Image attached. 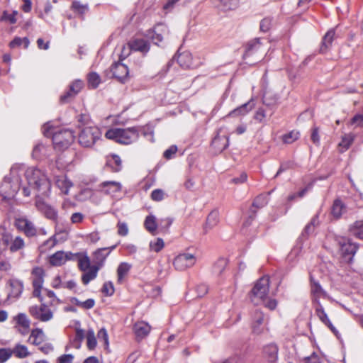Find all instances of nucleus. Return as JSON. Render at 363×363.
<instances>
[{"mask_svg":"<svg viewBox=\"0 0 363 363\" xmlns=\"http://www.w3.org/2000/svg\"><path fill=\"white\" fill-rule=\"evenodd\" d=\"M140 133H142L145 136L150 135L151 140H153L152 131L150 127L110 129L106 131L105 136L106 138L114 140L121 144L128 145L138 140Z\"/></svg>","mask_w":363,"mask_h":363,"instance_id":"nucleus-2","label":"nucleus"},{"mask_svg":"<svg viewBox=\"0 0 363 363\" xmlns=\"http://www.w3.org/2000/svg\"><path fill=\"white\" fill-rule=\"evenodd\" d=\"M55 183L64 194H68L69 189L72 186V182L65 174L57 176L55 179Z\"/></svg>","mask_w":363,"mask_h":363,"instance_id":"nucleus-23","label":"nucleus"},{"mask_svg":"<svg viewBox=\"0 0 363 363\" xmlns=\"http://www.w3.org/2000/svg\"><path fill=\"white\" fill-rule=\"evenodd\" d=\"M101 83V78L96 72H91L88 75L89 86L93 89L96 88Z\"/></svg>","mask_w":363,"mask_h":363,"instance_id":"nucleus-46","label":"nucleus"},{"mask_svg":"<svg viewBox=\"0 0 363 363\" xmlns=\"http://www.w3.org/2000/svg\"><path fill=\"white\" fill-rule=\"evenodd\" d=\"M345 211V207L342 202L339 199L335 200L331 209L333 216L336 218H339Z\"/></svg>","mask_w":363,"mask_h":363,"instance_id":"nucleus-37","label":"nucleus"},{"mask_svg":"<svg viewBox=\"0 0 363 363\" xmlns=\"http://www.w3.org/2000/svg\"><path fill=\"white\" fill-rule=\"evenodd\" d=\"M315 314L318 317L319 320L325 324L327 327H328L331 331L334 333L337 332L336 328L333 326L330 319L328 317L327 313H325L323 306L320 303L319 301H316L315 306Z\"/></svg>","mask_w":363,"mask_h":363,"instance_id":"nucleus-17","label":"nucleus"},{"mask_svg":"<svg viewBox=\"0 0 363 363\" xmlns=\"http://www.w3.org/2000/svg\"><path fill=\"white\" fill-rule=\"evenodd\" d=\"M260 303H263L264 306L269 310H274L277 306V301L274 298H269L267 296L265 297L264 301H260Z\"/></svg>","mask_w":363,"mask_h":363,"instance_id":"nucleus-55","label":"nucleus"},{"mask_svg":"<svg viewBox=\"0 0 363 363\" xmlns=\"http://www.w3.org/2000/svg\"><path fill=\"white\" fill-rule=\"evenodd\" d=\"M12 356V351L10 348L0 349V363H4Z\"/></svg>","mask_w":363,"mask_h":363,"instance_id":"nucleus-51","label":"nucleus"},{"mask_svg":"<svg viewBox=\"0 0 363 363\" xmlns=\"http://www.w3.org/2000/svg\"><path fill=\"white\" fill-rule=\"evenodd\" d=\"M145 227L149 232L153 233L156 231L157 225L156 223V218L152 215H149L145 220Z\"/></svg>","mask_w":363,"mask_h":363,"instance_id":"nucleus-42","label":"nucleus"},{"mask_svg":"<svg viewBox=\"0 0 363 363\" xmlns=\"http://www.w3.org/2000/svg\"><path fill=\"white\" fill-rule=\"evenodd\" d=\"M179 65L184 69H193L197 67L194 62L192 55L189 52H184L177 57Z\"/></svg>","mask_w":363,"mask_h":363,"instance_id":"nucleus-22","label":"nucleus"},{"mask_svg":"<svg viewBox=\"0 0 363 363\" xmlns=\"http://www.w3.org/2000/svg\"><path fill=\"white\" fill-rule=\"evenodd\" d=\"M169 33L168 28L163 23L157 24L152 29L147 30L146 36L151 39L153 43L160 45L164 39Z\"/></svg>","mask_w":363,"mask_h":363,"instance_id":"nucleus-10","label":"nucleus"},{"mask_svg":"<svg viewBox=\"0 0 363 363\" xmlns=\"http://www.w3.org/2000/svg\"><path fill=\"white\" fill-rule=\"evenodd\" d=\"M128 45L130 50L140 52L143 54H146L150 50V44L143 39H134L130 41Z\"/></svg>","mask_w":363,"mask_h":363,"instance_id":"nucleus-18","label":"nucleus"},{"mask_svg":"<svg viewBox=\"0 0 363 363\" xmlns=\"http://www.w3.org/2000/svg\"><path fill=\"white\" fill-rule=\"evenodd\" d=\"M268 203V196L266 195H259L257 196L253 203H252V207L256 208H261L264 206H265Z\"/></svg>","mask_w":363,"mask_h":363,"instance_id":"nucleus-45","label":"nucleus"},{"mask_svg":"<svg viewBox=\"0 0 363 363\" xmlns=\"http://www.w3.org/2000/svg\"><path fill=\"white\" fill-rule=\"evenodd\" d=\"M352 235L363 240V220H356L349 228Z\"/></svg>","mask_w":363,"mask_h":363,"instance_id":"nucleus-31","label":"nucleus"},{"mask_svg":"<svg viewBox=\"0 0 363 363\" xmlns=\"http://www.w3.org/2000/svg\"><path fill=\"white\" fill-rule=\"evenodd\" d=\"M84 86V82L80 79H76L69 86V87L75 92L79 94Z\"/></svg>","mask_w":363,"mask_h":363,"instance_id":"nucleus-52","label":"nucleus"},{"mask_svg":"<svg viewBox=\"0 0 363 363\" xmlns=\"http://www.w3.org/2000/svg\"><path fill=\"white\" fill-rule=\"evenodd\" d=\"M96 190L111 197H116L118 193H121L122 185L118 182L106 181L99 184L96 187Z\"/></svg>","mask_w":363,"mask_h":363,"instance_id":"nucleus-12","label":"nucleus"},{"mask_svg":"<svg viewBox=\"0 0 363 363\" xmlns=\"http://www.w3.org/2000/svg\"><path fill=\"white\" fill-rule=\"evenodd\" d=\"M267 323V319L262 311L256 310L252 319V332L255 334H260L263 332L265 325Z\"/></svg>","mask_w":363,"mask_h":363,"instance_id":"nucleus-14","label":"nucleus"},{"mask_svg":"<svg viewBox=\"0 0 363 363\" xmlns=\"http://www.w3.org/2000/svg\"><path fill=\"white\" fill-rule=\"evenodd\" d=\"M354 140V136L351 134H347L342 136L341 142L339 143V146L341 148V151L344 152L347 150L352 143Z\"/></svg>","mask_w":363,"mask_h":363,"instance_id":"nucleus-44","label":"nucleus"},{"mask_svg":"<svg viewBox=\"0 0 363 363\" xmlns=\"http://www.w3.org/2000/svg\"><path fill=\"white\" fill-rule=\"evenodd\" d=\"M311 140L315 145H319L320 144V135H319V128L318 127H313L311 129Z\"/></svg>","mask_w":363,"mask_h":363,"instance_id":"nucleus-54","label":"nucleus"},{"mask_svg":"<svg viewBox=\"0 0 363 363\" xmlns=\"http://www.w3.org/2000/svg\"><path fill=\"white\" fill-rule=\"evenodd\" d=\"M311 292L315 296V301L316 302V301H318V298H319L321 296H325L326 293L322 289V287L320 286L319 283L313 280L312 277H311Z\"/></svg>","mask_w":363,"mask_h":363,"instance_id":"nucleus-39","label":"nucleus"},{"mask_svg":"<svg viewBox=\"0 0 363 363\" xmlns=\"http://www.w3.org/2000/svg\"><path fill=\"white\" fill-rule=\"evenodd\" d=\"M76 95H77V94L72 91V89L69 87L68 90L65 91L62 95H61L60 98V102L62 104L67 103L74 99Z\"/></svg>","mask_w":363,"mask_h":363,"instance_id":"nucleus-50","label":"nucleus"},{"mask_svg":"<svg viewBox=\"0 0 363 363\" xmlns=\"http://www.w3.org/2000/svg\"><path fill=\"white\" fill-rule=\"evenodd\" d=\"M111 71L113 74V76L117 78L121 82H124V81L128 77L129 72L128 67L119 62L114 63L111 66Z\"/></svg>","mask_w":363,"mask_h":363,"instance_id":"nucleus-15","label":"nucleus"},{"mask_svg":"<svg viewBox=\"0 0 363 363\" xmlns=\"http://www.w3.org/2000/svg\"><path fill=\"white\" fill-rule=\"evenodd\" d=\"M43 278H33V294L35 297L38 298L40 302L43 301V297L41 296V289L43 287Z\"/></svg>","mask_w":363,"mask_h":363,"instance_id":"nucleus-35","label":"nucleus"},{"mask_svg":"<svg viewBox=\"0 0 363 363\" xmlns=\"http://www.w3.org/2000/svg\"><path fill=\"white\" fill-rule=\"evenodd\" d=\"M45 335L40 328H35L31 331L28 338V342L35 346L41 345L45 340Z\"/></svg>","mask_w":363,"mask_h":363,"instance_id":"nucleus-26","label":"nucleus"},{"mask_svg":"<svg viewBox=\"0 0 363 363\" xmlns=\"http://www.w3.org/2000/svg\"><path fill=\"white\" fill-rule=\"evenodd\" d=\"M260 40V38H255L252 40H250L247 44L245 52L243 55V57L245 60L252 56L254 54H257L262 50V43Z\"/></svg>","mask_w":363,"mask_h":363,"instance_id":"nucleus-21","label":"nucleus"},{"mask_svg":"<svg viewBox=\"0 0 363 363\" xmlns=\"http://www.w3.org/2000/svg\"><path fill=\"white\" fill-rule=\"evenodd\" d=\"M9 286L11 288L10 293L9 294V298H18L23 289V283L17 279H10L9 281Z\"/></svg>","mask_w":363,"mask_h":363,"instance_id":"nucleus-25","label":"nucleus"},{"mask_svg":"<svg viewBox=\"0 0 363 363\" xmlns=\"http://www.w3.org/2000/svg\"><path fill=\"white\" fill-rule=\"evenodd\" d=\"M78 255L79 254H72V252L65 253L64 251H56L55 253L49 257V263L54 267L61 266L67 260H74V256Z\"/></svg>","mask_w":363,"mask_h":363,"instance_id":"nucleus-13","label":"nucleus"},{"mask_svg":"<svg viewBox=\"0 0 363 363\" xmlns=\"http://www.w3.org/2000/svg\"><path fill=\"white\" fill-rule=\"evenodd\" d=\"M269 291V277L264 276L255 283L252 288L250 295L251 301L255 305L260 304V301H264Z\"/></svg>","mask_w":363,"mask_h":363,"instance_id":"nucleus-5","label":"nucleus"},{"mask_svg":"<svg viewBox=\"0 0 363 363\" xmlns=\"http://www.w3.org/2000/svg\"><path fill=\"white\" fill-rule=\"evenodd\" d=\"M38 349L43 354H48L53 351L54 347L51 343L45 342L38 346Z\"/></svg>","mask_w":363,"mask_h":363,"instance_id":"nucleus-59","label":"nucleus"},{"mask_svg":"<svg viewBox=\"0 0 363 363\" xmlns=\"http://www.w3.org/2000/svg\"><path fill=\"white\" fill-rule=\"evenodd\" d=\"M16 11H13L12 13H9L7 11H4L3 15L1 16V21H8L11 24H13L16 22Z\"/></svg>","mask_w":363,"mask_h":363,"instance_id":"nucleus-53","label":"nucleus"},{"mask_svg":"<svg viewBox=\"0 0 363 363\" xmlns=\"http://www.w3.org/2000/svg\"><path fill=\"white\" fill-rule=\"evenodd\" d=\"M11 351L12 354H14L15 357L19 359L26 358L30 355V352H28L27 347L21 344L16 345Z\"/></svg>","mask_w":363,"mask_h":363,"instance_id":"nucleus-33","label":"nucleus"},{"mask_svg":"<svg viewBox=\"0 0 363 363\" xmlns=\"http://www.w3.org/2000/svg\"><path fill=\"white\" fill-rule=\"evenodd\" d=\"M99 235L98 233H91L86 236L85 241L87 243L94 244L97 242L99 240Z\"/></svg>","mask_w":363,"mask_h":363,"instance_id":"nucleus-63","label":"nucleus"},{"mask_svg":"<svg viewBox=\"0 0 363 363\" xmlns=\"http://www.w3.org/2000/svg\"><path fill=\"white\" fill-rule=\"evenodd\" d=\"M195 262L196 257L194 255L187 252H183L175 257L173 264L176 269L183 271L192 267Z\"/></svg>","mask_w":363,"mask_h":363,"instance_id":"nucleus-8","label":"nucleus"},{"mask_svg":"<svg viewBox=\"0 0 363 363\" xmlns=\"http://www.w3.org/2000/svg\"><path fill=\"white\" fill-rule=\"evenodd\" d=\"M219 222V212L217 209L213 210L208 216L206 222L204 226V230L206 233L208 232V230L212 229Z\"/></svg>","mask_w":363,"mask_h":363,"instance_id":"nucleus-28","label":"nucleus"},{"mask_svg":"<svg viewBox=\"0 0 363 363\" xmlns=\"http://www.w3.org/2000/svg\"><path fill=\"white\" fill-rule=\"evenodd\" d=\"M14 320L16 321V323L23 328V330H20V333L22 335H26L28 329L30 328V320L27 318L25 313H18L16 316L14 317Z\"/></svg>","mask_w":363,"mask_h":363,"instance_id":"nucleus-30","label":"nucleus"},{"mask_svg":"<svg viewBox=\"0 0 363 363\" xmlns=\"http://www.w3.org/2000/svg\"><path fill=\"white\" fill-rule=\"evenodd\" d=\"M164 192L160 189H155L152 191L151 198L153 201H160L164 199Z\"/></svg>","mask_w":363,"mask_h":363,"instance_id":"nucleus-57","label":"nucleus"},{"mask_svg":"<svg viewBox=\"0 0 363 363\" xmlns=\"http://www.w3.org/2000/svg\"><path fill=\"white\" fill-rule=\"evenodd\" d=\"M335 35V32L334 29H330L325 33L323 39L322 47L320 48L322 52H324L331 45L332 42L334 40Z\"/></svg>","mask_w":363,"mask_h":363,"instance_id":"nucleus-38","label":"nucleus"},{"mask_svg":"<svg viewBox=\"0 0 363 363\" xmlns=\"http://www.w3.org/2000/svg\"><path fill=\"white\" fill-rule=\"evenodd\" d=\"M130 267H131V266L126 262H123L118 266V267L117 269L118 281V282L122 281L123 277L128 274Z\"/></svg>","mask_w":363,"mask_h":363,"instance_id":"nucleus-43","label":"nucleus"},{"mask_svg":"<svg viewBox=\"0 0 363 363\" xmlns=\"http://www.w3.org/2000/svg\"><path fill=\"white\" fill-rule=\"evenodd\" d=\"M278 347L277 345L271 343L264 347L263 357L267 363H275L278 359Z\"/></svg>","mask_w":363,"mask_h":363,"instance_id":"nucleus-16","label":"nucleus"},{"mask_svg":"<svg viewBox=\"0 0 363 363\" xmlns=\"http://www.w3.org/2000/svg\"><path fill=\"white\" fill-rule=\"evenodd\" d=\"M150 329V326L144 321L137 322L133 325V331L137 338L142 339L146 337Z\"/></svg>","mask_w":363,"mask_h":363,"instance_id":"nucleus-24","label":"nucleus"},{"mask_svg":"<svg viewBox=\"0 0 363 363\" xmlns=\"http://www.w3.org/2000/svg\"><path fill=\"white\" fill-rule=\"evenodd\" d=\"M71 302L74 305L85 310L91 309L95 305V301L93 298H89L84 301H81L77 298H72L71 299Z\"/></svg>","mask_w":363,"mask_h":363,"instance_id":"nucleus-41","label":"nucleus"},{"mask_svg":"<svg viewBox=\"0 0 363 363\" xmlns=\"http://www.w3.org/2000/svg\"><path fill=\"white\" fill-rule=\"evenodd\" d=\"M26 177L30 186L38 192L35 206L48 219L56 221L57 211L41 199V196H48L51 190V184L47 176L40 169L30 167L26 172Z\"/></svg>","mask_w":363,"mask_h":363,"instance_id":"nucleus-1","label":"nucleus"},{"mask_svg":"<svg viewBox=\"0 0 363 363\" xmlns=\"http://www.w3.org/2000/svg\"><path fill=\"white\" fill-rule=\"evenodd\" d=\"M72 8L81 16H83L89 10L88 4H82L79 1H74Z\"/></svg>","mask_w":363,"mask_h":363,"instance_id":"nucleus-49","label":"nucleus"},{"mask_svg":"<svg viewBox=\"0 0 363 363\" xmlns=\"http://www.w3.org/2000/svg\"><path fill=\"white\" fill-rule=\"evenodd\" d=\"M177 151V147L176 145H172L164 152V157H165L167 160H169L172 158L173 155H175Z\"/></svg>","mask_w":363,"mask_h":363,"instance_id":"nucleus-64","label":"nucleus"},{"mask_svg":"<svg viewBox=\"0 0 363 363\" xmlns=\"http://www.w3.org/2000/svg\"><path fill=\"white\" fill-rule=\"evenodd\" d=\"M150 247L151 250H162L164 247V242L162 238H157L150 242Z\"/></svg>","mask_w":363,"mask_h":363,"instance_id":"nucleus-58","label":"nucleus"},{"mask_svg":"<svg viewBox=\"0 0 363 363\" xmlns=\"http://www.w3.org/2000/svg\"><path fill=\"white\" fill-rule=\"evenodd\" d=\"M298 138L299 133L298 131L292 130L290 133L284 135L282 140L284 143L291 144L296 141Z\"/></svg>","mask_w":363,"mask_h":363,"instance_id":"nucleus-48","label":"nucleus"},{"mask_svg":"<svg viewBox=\"0 0 363 363\" xmlns=\"http://www.w3.org/2000/svg\"><path fill=\"white\" fill-rule=\"evenodd\" d=\"M47 147L41 143H38L33 147L32 156L37 160L41 159L43 157L48 155Z\"/></svg>","mask_w":363,"mask_h":363,"instance_id":"nucleus-40","label":"nucleus"},{"mask_svg":"<svg viewBox=\"0 0 363 363\" xmlns=\"http://www.w3.org/2000/svg\"><path fill=\"white\" fill-rule=\"evenodd\" d=\"M221 129L218 130L217 135L212 140V146L216 151L220 152L229 145V138L226 135H220Z\"/></svg>","mask_w":363,"mask_h":363,"instance_id":"nucleus-20","label":"nucleus"},{"mask_svg":"<svg viewBox=\"0 0 363 363\" xmlns=\"http://www.w3.org/2000/svg\"><path fill=\"white\" fill-rule=\"evenodd\" d=\"M337 242L341 250H357L359 248L358 244L349 238L338 237Z\"/></svg>","mask_w":363,"mask_h":363,"instance_id":"nucleus-29","label":"nucleus"},{"mask_svg":"<svg viewBox=\"0 0 363 363\" xmlns=\"http://www.w3.org/2000/svg\"><path fill=\"white\" fill-rule=\"evenodd\" d=\"M14 225L18 230L24 233L28 237H32L37 234L35 225L26 216H16L14 218Z\"/></svg>","mask_w":363,"mask_h":363,"instance_id":"nucleus-7","label":"nucleus"},{"mask_svg":"<svg viewBox=\"0 0 363 363\" xmlns=\"http://www.w3.org/2000/svg\"><path fill=\"white\" fill-rule=\"evenodd\" d=\"M107 164L111 167L113 172H119L122 168L121 160L117 155H111L108 158Z\"/></svg>","mask_w":363,"mask_h":363,"instance_id":"nucleus-34","label":"nucleus"},{"mask_svg":"<svg viewBox=\"0 0 363 363\" xmlns=\"http://www.w3.org/2000/svg\"><path fill=\"white\" fill-rule=\"evenodd\" d=\"M43 134L46 137H51L54 147L58 150L67 149L74 141V135L72 130L68 129L53 132L50 130L48 124L43 126Z\"/></svg>","mask_w":363,"mask_h":363,"instance_id":"nucleus-4","label":"nucleus"},{"mask_svg":"<svg viewBox=\"0 0 363 363\" xmlns=\"http://www.w3.org/2000/svg\"><path fill=\"white\" fill-rule=\"evenodd\" d=\"M85 337L84 330L81 328H77L75 331V338L74 340V342H77L78 345L76 347H79L80 342L83 340Z\"/></svg>","mask_w":363,"mask_h":363,"instance_id":"nucleus-62","label":"nucleus"},{"mask_svg":"<svg viewBox=\"0 0 363 363\" xmlns=\"http://www.w3.org/2000/svg\"><path fill=\"white\" fill-rule=\"evenodd\" d=\"M103 252L104 251H94L91 257L93 263L92 266L99 267V269L102 267L103 263L108 255V253L104 254Z\"/></svg>","mask_w":363,"mask_h":363,"instance_id":"nucleus-36","label":"nucleus"},{"mask_svg":"<svg viewBox=\"0 0 363 363\" xmlns=\"http://www.w3.org/2000/svg\"><path fill=\"white\" fill-rule=\"evenodd\" d=\"M19 186L18 182H12L9 178L5 177L0 185V194L4 199H11L15 196Z\"/></svg>","mask_w":363,"mask_h":363,"instance_id":"nucleus-11","label":"nucleus"},{"mask_svg":"<svg viewBox=\"0 0 363 363\" xmlns=\"http://www.w3.org/2000/svg\"><path fill=\"white\" fill-rule=\"evenodd\" d=\"M25 246L23 239L20 236L14 238L10 234H3L0 237V249L10 247V250H21Z\"/></svg>","mask_w":363,"mask_h":363,"instance_id":"nucleus-9","label":"nucleus"},{"mask_svg":"<svg viewBox=\"0 0 363 363\" xmlns=\"http://www.w3.org/2000/svg\"><path fill=\"white\" fill-rule=\"evenodd\" d=\"M101 291L105 295L111 296L114 293L113 284L111 281L105 282Z\"/></svg>","mask_w":363,"mask_h":363,"instance_id":"nucleus-56","label":"nucleus"},{"mask_svg":"<svg viewBox=\"0 0 363 363\" xmlns=\"http://www.w3.org/2000/svg\"><path fill=\"white\" fill-rule=\"evenodd\" d=\"M79 254L78 256H74V260L77 259L78 261V267L82 272H86L92 267L91 263L92 261L91 258L89 257L86 255H83L82 253L77 252Z\"/></svg>","mask_w":363,"mask_h":363,"instance_id":"nucleus-27","label":"nucleus"},{"mask_svg":"<svg viewBox=\"0 0 363 363\" xmlns=\"http://www.w3.org/2000/svg\"><path fill=\"white\" fill-rule=\"evenodd\" d=\"M99 267H91L90 269L84 272L82 276V281L84 285H87L91 281L94 280L99 272Z\"/></svg>","mask_w":363,"mask_h":363,"instance_id":"nucleus-32","label":"nucleus"},{"mask_svg":"<svg viewBox=\"0 0 363 363\" xmlns=\"http://www.w3.org/2000/svg\"><path fill=\"white\" fill-rule=\"evenodd\" d=\"M272 26V19L269 18H264L260 22V30L262 32H267Z\"/></svg>","mask_w":363,"mask_h":363,"instance_id":"nucleus-60","label":"nucleus"},{"mask_svg":"<svg viewBox=\"0 0 363 363\" xmlns=\"http://www.w3.org/2000/svg\"><path fill=\"white\" fill-rule=\"evenodd\" d=\"M87 347L90 350H93L96 346V339L95 337L94 332L92 329H89L87 331L86 335Z\"/></svg>","mask_w":363,"mask_h":363,"instance_id":"nucleus-47","label":"nucleus"},{"mask_svg":"<svg viewBox=\"0 0 363 363\" xmlns=\"http://www.w3.org/2000/svg\"><path fill=\"white\" fill-rule=\"evenodd\" d=\"M254 106L255 105L252 100H250L247 103L231 111L225 117V118H228L229 117L244 116L247 115L254 108Z\"/></svg>","mask_w":363,"mask_h":363,"instance_id":"nucleus-19","label":"nucleus"},{"mask_svg":"<svg viewBox=\"0 0 363 363\" xmlns=\"http://www.w3.org/2000/svg\"><path fill=\"white\" fill-rule=\"evenodd\" d=\"M89 118L85 115L79 116L78 121L82 126L79 133V143L84 147H91L99 140L101 138V130L95 125H86Z\"/></svg>","mask_w":363,"mask_h":363,"instance_id":"nucleus-3","label":"nucleus"},{"mask_svg":"<svg viewBox=\"0 0 363 363\" xmlns=\"http://www.w3.org/2000/svg\"><path fill=\"white\" fill-rule=\"evenodd\" d=\"M118 233L121 236H125L128 233V225L124 222H118Z\"/></svg>","mask_w":363,"mask_h":363,"instance_id":"nucleus-61","label":"nucleus"},{"mask_svg":"<svg viewBox=\"0 0 363 363\" xmlns=\"http://www.w3.org/2000/svg\"><path fill=\"white\" fill-rule=\"evenodd\" d=\"M28 312L34 319L40 322H48L54 317V311L43 303L40 305L31 306Z\"/></svg>","mask_w":363,"mask_h":363,"instance_id":"nucleus-6","label":"nucleus"}]
</instances>
